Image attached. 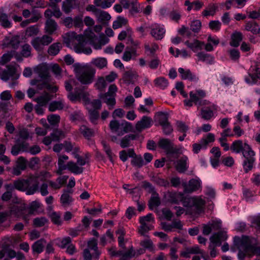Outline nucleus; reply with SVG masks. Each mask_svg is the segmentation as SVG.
<instances>
[{
    "mask_svg": "<svg viewBox=\"0 0 260 260\" xmlns=\"http://www.w3.org/2000/svg\"><path fill=\"white\" fill-rule=\"evenodd\" d=\"M158 144L160 147L167 151H170L173 148L172 143L168 139H163L160 140Z\"/></svg>",
    "mask_w": 260,
    "mask_h": 260,
    "instance_id": "55",
    "label": "nucleus"
},
{
    "mask_svg": "<svg viewBox=\"0 0 260 260\" xmlns=\"http://www.w3.org/2000/svg\"><path fill=\"white\" fill-rule=\"evenodd\" d=\"M228 236L225 232H219L211 237L209 248L210 250V256L212 257H215L216 256L217 252L215 247L220 246L222 242L226 240Z\"/></svg>",
    "mask_w": 260,
    "mask_h": 260,
    "instance_id": "7",
    "label": "nucleus"
},
{
    "mask_svg": "<svg viewBox=\"0 0 260 260\" xmlns=\"http://www.w3.org/2000/svg\"><path fill=\"white\" fill-rule=\"evenodd\" d=\"M216 110L217 107L214 104L210 105L209 106L204 107L201 110V117L205 120H209L214 117Z\"/></svg>",
    "mask_w": 260,
    "mask_h": 260,
    "instance_id": "18",
    "label": "nucleus"
},
{
    "mask_svg": "<svg viewBox=\"0 0 260 260\" xmlns=\"http://www.w3.org/2000/svg\"><path fill=\"white\" fill-rule=\"evenodd\" d=\"M140 226L139 228V233L143 236H146V234L149 231L154 229L155 219L151 213H149L146 216L140 217L139 218Z\"/></svg>",
    "mask_w": 260,
    "mask_h": 260,
    "instance_id": "6",
    "label": "nucleus"
},
{
    "mask_svg": "<svg viewBox=\"0 0 260 260\" xmlns=\"http://www.w3.org/2000/svg\"><path fill=\"white\" fill-rule=\"evenodd\" d=\"M152 124V120L151 118L144 116L137 122L135 128L137 132H141L144 129L150 127Z\"/></svg>",
    "mask_w": 260,
    "mask_h": 260,
    "instance_id": "17",
    "label": "nucleus"
},
{
    "mask_svg": "<svg viewBox=\"0 0 260 260\" xmlns=\"http://www.w3.org/2000/svg\"><path fill=\"white\" fill-rule=\"evenodd\" d=\"M136 138V136L134 134H129L124 136L120 142V145L122 148H126L130 146L131 142Z\"/></svg>",
    "mask_w": 260,
    "mask_h": 260,
    "instance_id": "41",
    "label": "nucleus"
},
{
    "mask_svg": "<svg viewBox=\"0 0 260 260\" xmlns=\"http://www.w3.org/2000/svg\"><path fill=\"white\" fill-rule=\"evenodd\" d=\"M29 138L28 131L25 128L21 129L19 132V138H17V143L22 144L23 142H26V140Z\"/></svg>",
    "mask_w": 260,
    "mask_h": 260,
    "instance_id": "52",
    "label": "nucleus"
},
{
    "mask_svg": "<svg viewBox=\"0 0 260 260\" xmlns=\"http://www.w3.org/2000/svg\"><path fill=\"white\" fill-rule=\"evenodd\" d=\"M34 71L39 76L44 79H47L48 76V71L45 66L40 64L34 68Z\"/></svg>",
    "mask_w": 260,
    "mask_h": 260,
    "instance_id": "44",
    "label": "nucleus"
},
{
    "mask_svg": "<svg viewBox=\"0 0 260 260\" xmlns=\"http://www.w3.org/2000/svg\"><path fill=\"white\" fill-rule=\"evenodd\" d=\"M16 45V37L15 36L9 35L6 38L1 42V46L3 49L13 48L15 49Z\"/></svg>",
    "mask_w": 260,
    "mask_h": 260,
    "instance_id": "22",
    "label": "nucleus"
},
{
    "mask_svg": "<svg viewBox=\"0 0 260 260\" xmlns=\"http://www.w3.org/2000/svg\"><path fill=\"white\" fill-rule=\"evenodd\" d=\"M120 3L122 5L123 8L127 9L132 6L133 11L138 12L137 0H120Z\"/></svg>",
    "mask_w": 260,
    "mask_h": 260,
    "instance_id": "30",
    "label": "nucleus"
},
{
    "mask_svg": "<svg viewBox=\"0 0 260 260\" xmlns=\"http://www.w3.org/2000/svg\"><path fill=\"white\" fill-rule=\"evenodd\" d=\"M64 41L68 47L72 48L76 53L89 55L92 53V50L90 47L86 46L87 44L99 50L107 44L109 39L103 35L100 36L98 39L91 29L88 28L85 30L83 35H77L74 31L66 33Z\"/></svg>",
    "mask_w": 260,
    "mask_h": 260,
    "instance_id": "1",
    "label": "nucleus"
},
{
    "mask_svg": "<svg viewBox=\"0 0 260 260\" xmlns=\"http://www.w3.org/2000/svg\"><path fill=\"white\" fill-rule=\"evenodd\" d=\"M230 45L233 47H238L243 39L242 34L239 31H235L232 35Z\"/></svg>",
    "mask_w": 260,
    "mask_h": 260,
    "instance_id": "37",
    "label": "nucleus"
},
{
    "mask_svg": "<svg viewBox=\"0 0 260 260\" xmlns=\"http://www.w3.org/2000/svg\"><path fill=\"white\" fill-rule=\"evenodd\" d=\"M87 110L93 109V110H100L102 107V102L100 100L96 99L87 103L86 106Z\"/></svg>",
    "mask_w": 260,
    "mask_h": 260,
    "instance_id": "48",
    "label": "nucleus"
},
{
    "mask_svg": "<svg viewBox=\"0 0 260 260\" xmlns=\"http://www.w3.org/2000/svg\"><path fill=\"white\" fill-rule=\"evenodd\" d=\"M199 61H202L207 64H213L214 62L213 56L204 52H199L197 54Z\"/></svg>",
    "mask_w": 260,
    "mask_h": 260,
    "instance_id": "33",
    "label": "nucleus"
},
{
    "mask_svg": "<svg viewBox=\"0 0 260 260\" xmlns=\"http://www.w3.org/2000/svg\"><path fill=\"white\" fill-rule=\"evenodd\" d=\"M61 47V44L60 43H53L48 48V53L50 55H56L59 53Z\"/></svg>",
    "mask_w": 260,
    "mask_h": 260,
    "instance_id": "49",
    "label": "nucleus"
},
{
    "mask_svg": "<svg viewBox=\"0 0 260 260\" xmlns=\"http://www.w3.org/2000/svg\"><path fill=\"white\" fill-rule=\"evenodd\" d=\"M221 223L220 220H213L203 225V233L205 235L210 234L212 229L218 230L221 228Z\"/></svg>",
    "mask_w": 260,
    "mask_h": 260,
    "instance_id": "19",
    "label": "nucleus"
},
{
    "mask_svg": "<svg viewBox=\"0 0 260 260\" xmlns=\"http://www.w3.org/2000/svg\"><path fill=\"white\" fill-rule=\"evenodd\" d=\"M189 99L184 101V105L186 106L191 107L193 103L196 105L201 106L204 104L202 99L206 96L205 91L202 89H197L189 92Z\"/></svg>",
    "mask_w": 260,
    "mask_h": 260,
    "instance_id": "8",
    "label": "nucleus"
},
{
    "mask_svg": "<svg viewBox=\"0 0 260 260\" xmlns=\"http://www.w3.org/2000/svg\"><path fill=\"white\" fill-rule=\"evenodd\" d=\"M69 157L66 155H59L57 162L58 169L56 173L58 175H61L62 171L67 170L68 164H66V161L68 160Z\"/></svg>",
    "mask_w": 260,
    "mask_h": 260,
    "instance_id": "24",
    "label": "nucleus"
},
{
    "mask_svg": "<svg viewBox=\"0 0 260 260\" xmlns=\"http://www.w3.org/2000/svg\"><path fill=\"white\" fill-rule=\"evenodd\" d=\"M235 244L241 249H243L250 256L260 255V247L257 246L254 239H250L247 236L241 238H234Z\"/></svg>",
    "mask_w": 260,
    "mask_h": 260,
    "instance_id": "5",
    "label": "nucleus"
},
{
    "mask_svg": "<svg viewBox=\"0 0 260 260\" xmlns=\"http://www.w3.org/2000/svg\"><path fill=\"white\" fill-rule=\"evenodd\" d=\"M67 169L75 174H80L83 171L82 167L79 166L77 164L72 161L68 162Z\"/></svg>",
    "mask_w": 260,
    "mask_h": 260,
    "instance_id": "38",
    "label": "nucleus"
},
{
    "mask_svg": "<svg viewBox=\"0 0 260 260\" xmlns=\"http://www.w3.org/2000/svg\"><path fill=\"white\" fill-rule=\"evenodd\" d=\"M217 6L214 4H210L205 10L202 12L204 16H213L216 13Z\"/></svg>",
    "mask_w": 260,
    "mask_h": 260,
    "instance_id": "47",
    "label": "nucleus"
},
{
    "mask_svg": "<svg viewBox=\"0 0 260 260\" xmlns=\"http://www.w3.org/2000/svg\"><path fill=\"white\" fill-rule=\"evenodd\" d=\"M91 63L99 69H103L107 65V60L104 57H97L93 58Z\"/></svg>",
    "mask_w": 260,
    "mask_h": 260,
    "instance_id": "43",
    "label": "nucleus"
},
{
    "mask_svg": "<svg viewBox=\"0 0 260 260\" xmlns=\"http://www.w3.org/2000/svg\"><path fill=\"white\" fill-rule=\"evenodd\" d=\"M88 111L91 122L94 124H97L100 117L98 111L93 110V109L88 110Z\"/></svg>",
    "mask_w": 260,
    "mask_h": 260,
    "instance_id": "54",
    "label": "nucleus"
},
{
    "mask_svg": "<svg viewBox=\"0 0 260 260\" xmlns=\"http://www.w3.org/2000/svg\"><path fill=\"white\" fill-rule=\"evenodd\" d=\"M244 80L247 84L250 85L259 84L256 73H251L250 71L248 72L247 75L245 76Z\"/></svg>",
    "mask_w": 260,
    "mask_h": 260,
    "instance_id": "34",
    "label": "nucleus"
},
{
    "mask_svg": "<svg viewBox=\"0 0 260 260\" xmlns=\"http://www.w3.org/2000/svg\"><path fill=\"white\" fill-rule=\"evenodd\" d=\"M40 204L39 202L33 201L31 203L29 209H25L21 212H19L17 210V218L22 217L26 222H28L30 215L40 207Z\"/></svg>",
    "mask_w": 260,
    "mask_h": 260,
    "instance_id": "13",
    "label": "nucleus"
},
{
    "mask_svg": "<svg viewBox=\"0 0 260 260\" xmlns=\"http://www.w3.org/2000/svg\"><path fill=\"white\" fill-rule=\"evenodd\" d=\"M206 143L201 140L199 143H194L192 145V151L196 154L199 153L202 149H206Z\"/></svg>",
    "mask_w": 260,
    "mask_h": 260,
    "instance_id": "61",
    "label": "nucleus"
},
{
    "mask_svg": "<svg viewBox=\"0 0 260 260\" xmlns=\"http://www.w3.org/2000/svg\"><path fill=\"white\" fill-rule=\"evenodd\" d=\"M16 69L14 66H9L7 69L3 72L1 78L4 81L13 79L16 73Z\"/></svg>",
    "mask_w": 260,
    "mask_h": 260,
    "instance_id": "27",
    "label": "nucleus"
},
{
    "mask_svg": "<svg viewBox=\"0 0 260 260\" xmlns=\"http://www.w3.org/2000/svg\"><path fill=\"white\" fill-rule=\"evenodd\" d=\"M182 186L184 188L185 192H191L201 188L202 181L199 178L196 177L190 179L188 184L186 182L182 183Z\"/></svg>",
    "mask_w": 260,
    "mask_h": 260,
    "instance_id": "15",
    "label": "nucleus"
},
{
    "mask_svg": "<svg viewBox=\"0 0 260 260\" xmlns=\"http://www.w3.org/2000/svg\"><path fill=\"white\" fill-rule=\"evenodd\" d=\"M231 149L237 153L242 152L243 156L255 155V153L250 146L246 143H243L241 140L234 141L231 147Z\"/></svg>",
    "mask_w": 260,
    "mask_h": 260,
    "instance_id": "9",
    "label": "nucleus"
},
{
    "mask_svg": "<svg viewBox=\"0 0 260 260\" xmlns=\"http://www.w3.org/2000/svg\"><path fill=\"white\" fill-rule=\"evenodd\" d=\"M127 20L123 17H118L117 19L113 22V28L114 29H117L125 25L127 23Z\"/></svg>",
    "mask_w": 260,
    "mask_h": 260,
    "instance_id": "56",
    "label": "nucleus"
},
{
    "mask_svg": "<svg viewBox=\"0 0 260 260\" xmlns=\"http://www.w3.org/2000/svg\"><path fill=\"white\" fill-rule=\"evenodd\" d=\"M245 29L251 32L254 35L260 34V26L255 21H248L245 25Z\"/></svg>",
    "mask_w": 260,
    "mask_h": 260,
    "instance_id": "29",
    "label": "nucleus"
},
{
    "mask_svg": "<svg viewBox=\"0 0 260 260\" xmlns=\"http://www.w3.org/2000/svg\"><path fill=\"white\" fill-rule=\"evenodd\" d=\"M251 226L257 230H260V215L250 218Z\"/></svg>",
    "mask_w": 260,
    "mask_h": 260,
    "instance_id": "64",
    "label": "nucleus"
},
{
    "mask_svg": "<svg viewBox=\"0 0 260 260\" xmlns=\"http://www.w3.org/2000/svg\"><path fill=\"white\" fill-rule=\"evenodd\" d=\"M175 167L178 172L184 173L188 168V159L186 156H183L175 162Z\"/></svg>",
    "mask_w": 260,
    "mask_h": 260,
    "instance_id": "20",
    "label": "nucleus"
},
{
    "mask_svg": "<svg viewBox=\"0 0 260 260\" xmlns=\"http://www.w3.org/2000/svg\"><path fill=\"white\" fill-rule=\"evenodd\" d=\"M144 48L146 53H149V54L153 55L158 50L159 47L156 43H146L144 45Z\"/></svg>",
    "mask_w": 260,
    "mask_h": 260,
    "instance_id": "50",
    "label": "nucleus"
},
{
    "mask_svg": "<svg viewBox=\"0 0 260 260\" xmlns=\"http://www.w3.org/2000/svg\"><path fill=\"white\" fill-rule=\"evenodd\" d=\"M100 97L109 106V109H112L116 104L115 96L112 94L106 93L101 94Z\"/></svg>",
    "mask_w": 260,
    "mask_h": 260,
    "instance_id": "26",
    "label": "nucleus"
},
{
    "mask_svg": "<svg viewBox=\"0 0 260 260\" xmlns=\"http://www.w3.org/2000/svg\"><path fill=\"white\" fill-rule=\"evenodd\" d=\"M178 72L183 80H189L192 81H197L198 80V78L188 69L184 70L182 68H179Z\"/></svg>",
    "mask_w": 260,
    "mask_h": 260,
    "instance_id": "23",
    "label": "nucleus"
},
{
    "mask_svg": "<svg viewBox=\"0 0 260 260\" xmlns=\"http://www.w3.org/2000/svg\"><path fill=\"white\" fill-rule=\"evenodd\" d=\"M114 2L115 0H94V4L97 7L107 9L110 7Z\"/></svg>",
    "mask_w": 260,
    "mask_h": 260,
    "instance_id": "46",
    "label": "nucleus"
},
{
    "mask_svg": "<svg viewBox=\"0 0 260 260\" xmlns=\"http://www.w3.org/2000/svg\"><path fill=\"white\" fill-rule=\"evenodd\" d=\"M97 241L94 239H92L88 242V248L89 250H93V258L98 259L100 255V252L98 250Z\"/></svg>",
    "mask_w": 260,
    "mask_h": 260,
    "instance_id": "32",
    "label": "nucleus"
},
{
    "mask_svg": "<svg viewBox=\"0 0 260 260\" xmlns=\"http://www.w3.org/2000/svg\"><path fill=\"white\" fill-rule=\"evenodd\" d=\"M107 84L108 83L105 78L104 77H100L98 78L95 83V87L99 90L102 91L106 88Z\"/></svg>",
    "mask_w": 260,
    "mask_h": 260,
    "instance_id": "60",
    "label": "nucleus"
},
{
    "mask_svg": "<svg viewBox=\"0 0 260 260\" xmlns=\"http://www.w3.org/2000/svg\"><path fill=\"white\" fill-rule=\"evenodd\" d=\"M138 55L136 49L127 48L123 54L122 58L124 61H128Z\"/></svg>",
    "mask_w": 260,
    "mask_h": 260,
    "instance_id": "31",
    "label": "nucleus"
},
{
    "mask_svg": "<svg viewBox=\"0 0 260 260\" xmlns=\"http://www.w3.org/2000/svg\"><path fill=\"white\" fill-rule=\"evenodd\" d=\"M32 13L34 14V16L31 17L30 19L23 21L21 23L20 25L22 27H24L30 23H35L37 22L41 17L40 14L36 12L35 11H32Z\"/></svg>",
    "mask_w": 260,
    "mask_h": 260,
    "instance_id": "51",
    "label": "nucleus"
},
{
    "mask_svg": "<svg viewBox=\"0 0 260 260\" xmlns=\"http://www.w3.org/2000/svg\"><path fill=\"white\" fill-rule=\"evenodd\" d=\"M154 83L156 87L161 89H165L169 85L167 79L163 77H159L156 78L154 80Z\"/></svg>",
    "mask_w": 260,
    "mask_h": 260,
    "instance_id": "42",
    "label": "nucleus"
},
{
    "mask_svg": "<svg viewBox=\"0 0 260 260\" xmlns=\"http://www.w3.org/2000/svg\"><path fill=\"white\" fill-rule=\"evenodd\" d=\"M150 34L156 40H161L166 33V29L163 25L153 23L150 26Z\"/></svg>",
    "mask_w": 260,
    "mask_h": 260,
    "instance_id": "14",
    "label": "nucleus"
},
{
    "mask_svg": "<svg viewBox=\"0 0 260 260\" xmlns=\"http://www.w3.org/2000/svg\"><path fill=\"white\" fill-rule=\"evenodd\" d=\"M133 126L132 124L126 121L123 120L121 122V125L120 126V132H118V135L121 136L132 131Z\"/></svg>",
    "mask_w": 260,
    "mask_h": 260,
    "instance_id": "39",
    "label": "nucleus"
},
{
    "mask_svg": "<svg viewBox=\"0 0 260 260\" xmlns=\"http://www.w3.org/2000/svg\"><path fill=\"white\" fill-rule=\"evenodd\" d=\"M121 125V122H119L117 120H113L110 121L109 126L112 132L118 134V132H120V126Z\"/></svg>",
    "mask_w": 260,
    "mask_h": 260,
    "instance_id": "63",
    "label": "nucleus"
},
{
    "mask_svg": "<svg viewBox=\"0 0 260 260\" xmlns=\"http://www.w3.org/2000/svg\"><path fill=\"white\" fill-rule=\"evenodd\" d=\"M57 28L56 22L52 19H47L46 23L45 29L46 32L49 34H52Z\"/></svg>",
    "mask_w": 260,
    "mask_h": 260,
    "instance_id": "36",
    "label": "nucleus"
},
{
    "mask_svg": "<svg viewBox=\"0 0 260 260\" xmlns=\"http://www.w3.org/2000/svg\"><path fill=\"white\" fill-rule=\"evenodd\" d=\"M73 68L77 79L82 84L88 85L93 82L95 74L93 69L80 63L73 64Z\"/></svg>",
    "mask_w": 260,
    "mask_h": 260,
    "instance_id": "4",
    "label": "nucleus"
},
{
    "mask_svg": "<svg viewBox=\"0 0 260 260\" xmlns=\"http://www.w3.org/2000/svg\"><path fill=\"white\" fill-rule=\"evenodd\" d=\"M51 177L50 173L43 171L30 175L26 179L17 180V189L25 191L27 195L34 194L39 189L38 181H45Z\"/></svg>",
    "mask_w": 260,
    "mask_h": 260,
    "instance_id": "3",
    "label": "nucleus"
},
{
    "mask_svg": "<svg viewBox=\"0 0 260 260\" xmlns=\"http://www.w3.org/2000/svg\"><path fill=\"white\" fill-rule=\"evenodd\" d=\"M243 198L248 202H252L253 201V197L254 193L250 189L244 188L243 189Z\"/></svg>",
    "mask_w": 260,
    "mask_h": 260,
    "instance_id": "57",
    "label": "nucleus"
},
{
    "mask_svg": "<svg viewBox=\"0 0 260 260\" xmlns=\"http://www.w3.org/2000/svg\"><path fill=\"white\" fill-rule=\"evenodd\" d=\"M28 152L32 155H35L41 151L40 147L38 145L28 147V144L26 142H23L22 144L17 143V153L19 152Z\"/></svg>",
    "mask_w": 260,
    "mask_h": 260,
    "instance_id": "16",
    "label": "nucleus"
},
{
    "mask_svg": "<svg viewBox=\"0 0 260 260\" xmlns=\"http://www.w3.org/2000/svg\"><path fill=\"white\" fill-rule=\"evenodd\" d=\"M64 107V104L62 101H54L51 102L49 106V110L50 111H55L57 110H61Z\"/></svg>",
    "mask_w": 260,
    "mask_h": 260,
    "instance_id": "53",
    "label": "nucleus"
},
{
    "mask_svg": "<svg viewBox=\"0 0 260 260\" xmlns=\"http://www.w3.org/2000/svg\"><path fill=\"white\" fill-rule=\"evenodd\" d=\"M12 106L10 104L0 102V110L3 112L5 117L9 118L12 115Z\"/></svg>",
    "mask_w": 260,
    "mask_h": 260,
    "instance_id": "35",
    "label": "nucleus"
},
{
    "mask_svg": "<svg viewBox=\"0 0 260 260\" xmlns=\"http://www.w3.org/2000/svg\"><path fill=\"white\" fill-rule=\"evenodd\" d=\"M45 243L46 241L43 239L39 240L35 242L32 246L34 252H36L38 253L42 252L43 250L44 244Z\"/></svg>",
    "mask_w": 260,
    "mask_h": 260,
    "instance_id": "45",
    "label": "nucleus"
},
{
    "mask_svg": "<svg viewBox=\"0 0 260 260\" xmlns=\"http://www.w3.org/2000/svg\"><path fill=\"white\" fill-rule=\"evenodd\" d=\"M255 155H247V156H243L245 160L243 163V167L244 171L246 173L248 172L253 168L254 163L255 161Z\"/></svg>",
    "mask_w": 260,
    "mask_h": 260,
    "instance_id": "25",
    "label": "nucleus"
},
{
    "mask_svg": "<svg viewBox=\"0 0 260 260\" xmlns=\"http://www.w3.org/2000/svg\"><path fill=\"white\" fill-rule=\"evenodd\" d=\"M53 39L51 37L44 35L42 37H38L34 38L31 42L33 47L38 52H41L45 46L49 45L52 42Z\"/></svg>",
    "mask_w": 260,
    "mask_h": 260,
    "instance_id": "11",
    "label": "nucleus"
},
{
    "mask_svg": "<svg viewBox=\"0 0 260 260\" xmlns=\"http://www.w3.org/2000/svg\"><path fill=\"white\" fill-rule=\"evenodd\" d=\"M79 132L87 139H90L94 135L95 131L87 126L82 125L79 128Z\"/></svg>",
    "mask_w": 260,
    "mask_h": 260,
    "instance_id": "40",
    "label": "nucleus"
},
{
    "mask_svg": "<svg viewBox=\"0 0 260 260\" xmlns=\"http://www.w3.org/2000/svg\"><path fill=\"white\" fill-rule=\"evenodd\" d=\"M184 44L194 52L202 50L204 46V42L196 39L192 41H186Z\"/></svg>",
    "mask_w": 260,
    "mask_h": 260,
    "instance_id": "21",
    "label": "nucleus"
},
{
    "mask_svg": "<svg viewBox=\"0 0 260 260\" xmlns=\"http://www.w3.org/2000/svg\"><path fill=\"white\" fill-rule=\"evenodd\" d=\"M168 201L172 203L178 204L182 202L183 206L188 208H193V212H190L189 209L186 214H200L204 211L205 200L202 196L185 197L183 193L180 192H168L165 195Z\"/></svg>",
    "mask_w": 260,
    "mask_h": 260,
    "instance_id": "2",
    "label": "nucleus"
},
{
    "mask_svg": "<svg viewBox=\"0 0 260 260\" xmlns=\"http://www.w3.org/2000/svg\"><path fill=\"white\" fill-rule=\"evenodd\" d=\"M51 137H52L53 141H58L64 138L65 134L63 131L57 129L51 134Z\"/></svg>",
    "mask_w": 260,
    "mask_h": 260,
    "instance_id": "59",
    "label": "nucleus"
},
{
    "mask_svg": "<svg viewBox=\"0 0 260 260\" xmlns=\"http://www.w3.org/2000/svg\"><path fill=\"white\" fill-rule=\"evenodd\" d=\"M68 98L73 102L82 101L86 106L90 101L88 93L81 89H75L74 92L69 93Z\"/></svg>",
    "mask_w": 260,
    "mask_h": 260,
    "instance_id": "10",
    "label": "nucleus"
},
{
    "mask_svg": "<svg viewBox=\"0 0 260 260\" xmlns=\"http://www.w3.org/2000/svg\"><path fill=\"white\" fill-rule=\"evenodd\" d=\"M63 147L67 152L72 151V153L74 152L78 153L79 150L78 147H74V145L69 141H65L63 144Z\"/></svg>",
    "mask_w": 260,
    "mask_h": 260,
    "instance_id": "62",
    "label": "nucleus"
},
{
    "mask_svg": "<svg viewBox=\"0 0 260 260\" xmlns=\"http://www.w3.org/2000/svg\"><path fill=\"white\" fill-rule=\"evenodd\" d=\"M96 15L98 20L101 22L108 21L111 19L110 15L105 11L99 10Z\"/></svg>",
    "mask_w": 260,
    "mask_h": 260,
    "instance_id": "58",
    "label": "nucleus"
},
{
    "mask_svg": "<svg viewBox=\"0 0 260 260\" xmlns=\"http://www.w3.org/2000/svg\"><path fill=\"white\" fill-rule=\"evenodd\" d=\"M51 99V96L47 92H44L40 96L34 99L37 103V105L35 107V110L38 115H42L44 114V109L43 107L46 106Z\"/></svg>",
    "mask_w": 260,
    "mask_h": 260,
    "instance_id": "12",
    "label": "nucleus"
},
{
    "mask_svg": "<svg viewBox=\"0 0 260 260\" xmlns=\"http://www.w3.org/2000/svg\"><path fill=\"white\" fill-rule=\"evenodd\" d=\"M72 190H64L61 196L60 201L62 205L64 207L68 206L72 202L73 199L71 196Z\"/></svg>",
    "mask_w": 260,
    "mask_h": 260,
    "instance_id": "28",
    "label": "nucleus"
}]
</instances>
